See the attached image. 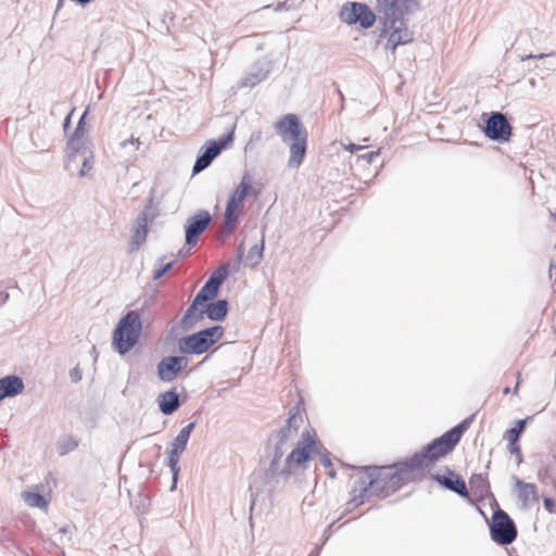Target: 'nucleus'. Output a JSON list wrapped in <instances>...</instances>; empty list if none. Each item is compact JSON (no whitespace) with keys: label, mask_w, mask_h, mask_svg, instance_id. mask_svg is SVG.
Returning <instances> with one entry per match:
<instances>
[{"label":"nucleus","mask_w":556,"mask_h":556,"mask_svg":"<svg viewBox=\"0 0 556 556\" xmlns=\"http://www.w3.org/2000/svg\"><path fill=\"white\" fill-rule=\"evenodd\" d=\"M418 9L417 0H377V15L363 3L353 2L341 10V18L348 24L359 23L363 28H369L378 18L382 31L389 33L388 46L393 50L399 45L413 40V31L406 24V15Z\"/></svg>","instance_id":"obj_1"},{"label":"nucleus","mask_w":556,"mask_h":556,"mask_svg":"<svg viewBox=\"0 0 556 556\" xmlns=\"http://www.w3.org/2000/svg\"><path fill=\"white\" fill-rule=\"evenodd\" d=\"M251 193L257 195V192L254 191L252 186V178L247 173L242 176L240 184L228 198L224 214L223 230L225 233L230 235L235 231L239 219L237 212L241 211L244 200Z\"/></svg>","instance_id":"obj_8"},{"label":"nucleus","mask_w":556,"mask_h":556,"mask_svg":"<svg viewBox=\"0 0 556 556\" xmlns=\"http://www.w3.org/2000/svg\"><path fill=\"white\" fill-rule=\"evenodd\" d=\"M320 547H316L308 556H319Z\"/></svg>","instance_id":"obj_46"},{"label":"nucleus","mask_w":556,"mask_h":556,"mask_svg":"<svg viewBox=\"0 0 556 556\" xmlns=\"http://www.w3.org/2000/svg\"><path fill=\"white\" fill-rule=\"evenodd\" d=\"M261 140H262V131L257 130V131L252 132L248 144L250 146V144L258 142Z\"/></svg>","instance_id":"obj_41"},{"label":"nucleus","mask_w":556,"mask_h":556,"mask_svg":"<svg viewBox=\"0 0 556 556\" xmlns=\"http://www.w3.org/2000/svg\"><path fill=\"white\" fill-rule=\"evenodd\" d=\"M509 391H510V390H509V388H508V387L504 389V393H505V394L509 393Z\"/></svg>","instance_id":"obj_56"},{"label":"nucleus","mask_w":556,"mask_h":556,"mask_svg":"<svg viewBox=\"0 0 556 556\" xmlns=\"http://www.w3.org/2000/svg\"><path fill=\"white\" fill-rule=\"evenodd\" d=\"M160 410L164 415H172L180 407L179 395L176 389L163 392L157 396Z\"/></svg>","instance_id":"obj_23"},{"label":"nucleus","mask_w":556,"mask_h":556,"mask_svg":"<svg viewBox=\"0 0 556 556\" xmlns=\"http://www.w3.org/2000/svg\"><path fill=\"white\" fill-rule=\"evenodd\" d=\"M526 424H527V420L526 419H519L516 421L515 426L510 429H508L505 434H504V438L509 442V443H516L519 441L522 432L525 431L526 429Z\"/></svg>","instance_id":"obj_29"},{"label":"nucleus","mask_w":556,"mask_h":556,"mask_svg":"<svg viewBox=\"0 0 556 556\" xmlns=\"http://www.w3.org/2000/svg\"><path fill=\"white\" fill-rule=\"evenodd\" d=\"M148 210H150V205L140 212L135 220L134 233L131 237L132 250H138L147 240L149 222L147 212Z\"/></svg>","instance_id":"obj_19"},{"label":"nucleus","mask_w":556,"mask_h":556,"mask_svg":"<svg viewBox=\"0 0 556 556\" xmlns=\"http://www.w3.org/2000/svg\"><path fill=\"white\" fill-rule=\"evenodd\" d=\"M64 2H65V0H59L58 1V5H56V10H60V8L63 5Z\"/></svg>","instance_id":"obj_49"},{"label":"nucleus","mask_w":556,"mask_h":556,"mask_svg":"<svg viewBox=\"0 0 556 556\" xmlns=\"http://www.w3.org/2000/svg\"><path fill=\"white\" fill-rule=\"evenodd\" d=\"M204 303L206 302L201 299L199 300L198 295H195L181 319V325L185 329L194 327L197 323L203 319L205 315Z\"/></svg>","instance_id":"obj_20"},{"label":"nucleus","mask_w":556,"mask_h":556,"mask_svg":"<svg viewBox=\"0 0 556 556\" xmlns=\"http://www.w3.org/2000/svg\"><path fill=\"white\" fill-rule=\"evenodd\" d=\"M301 409L300 404L291 407L286 425L271 433L268 439L269 445L274 447V452L278 453V456H283L294 445L299 429L303 424Z\"/></svg>","instance_id":"obj_7"},{"label":"nucleus","mask_w":556,"mask_h":556,"mask_svg":"<svg viewBox=\"0 0 556 556\" xmlns=\"http://www.w3.org/2000/svg\"><path fill=\"white\" fill-rule=\"evenodd\" d=\"M23 379L15 375H9L0 379V401L5 397H13L24 391Z\"/></svg>","instance_id":"obj_21"},{"label":"nucleus","mask_w":556,"mask_h":556,"mask_svg":"<svg viewBox=\"0 0 556 556\" xmlns=\"http://www.w3.org/2000/svg\"><path fill=\"white\" fill-rule=\"evenodd\" d=\"M518 386H519V382H517V384L515 387V392L518 390Z\"/></svg>","instance_id":"obj_58"},{"label":"nucleus","mask_w":556,"mask_h":556,"mask_svg":"<svg viewBox=\"0 0 556 556\" xmlns=\"http://www.w3.org/2000/svg\"><path fill=\"white\" fill-rule=\"evenodd\" d=\"M330 533H328L326 530L324 532V536H325V540H324V543L328 540Z\"/></svg>","instance_id":"obj_51"},{"label":"nucleus","mask_w":556,"mask_h":556,"mask_svg":"<svg viewBox=\"0 0 556 556\" xmlns=\"http://www.w3.org/2000/svg\"><path fill=\"white\" fill-rule=\"evenodd\" d=\"M316 442H317V443H316V450H315V452H313V453L311 454V457H312L314 454H318V455H320V462H321L323 466H324L325 468H331V467H332V463H331V459H330V457H329V453H328V452H326L325 454H321V452H320V450H319V446H321V445H320V443L318 442V440H317V439H316Z\"/></svg>","instance_id":"obj_33"},{"label":"nucleus","mask_w":556,"mask_h":556,"mask_svg":"<svg viewBox=\"0 0 556 556\" xmlns=\"http://www.w3.org/2000/svg\"><path fill=\"white\" fill-rule=\"evenodd\" d=\"M80 156L83 157V165L79 170V176L83 177L92 168L93 154L91 152V153L80 155Z\"/></svg>","instance_id":"obj_32"},{"label":"nucleus","mask_w":556,"mask_h":556,"mask_svg":"<svg viewBox=\"0 0 556 556\" xmlns=\"http://www.w3.org/2000/svg\"><path fill=\"white\" fill-rule=\"evenodd\" d=\"M263 251H264V237H262L260 243H255L250 248L245 261L247 265L254 267L258 265L263 260Z\"/></svg>","instance_id":"obj_26"},{"label":"nucleus","mask_w":556,"mask_h":556,"mask_svg":"<svg viewBox=\"0 0 556 556\" xmlns=\"http://www.w3.org/2000/svg\"><path fill=\"white\" fill-rule=\"evenodd\" d=\"M434 479L445 489L455 492L460 496H467L468 491L465 481L453 471H448L447 476L437 475Z\"/></svg>","instance_id":"obj_22"},{"label":"nucleus","mask_w":556,"mask_h":556,"mask_svg":"<svg viewBox=\"0 0 556 556\" xmlns=\"http://www.w3.org/2000/svg\"><path fill=\"white\" fill-rule=\"evenodd\" d=\"M378 155V152H369V153H366L364 155H362L363 159H366L368 160L369 162Z\"/></svg>","instance_id":"obj_44"},{"label":"nucleus","mask_w":556,"mask_h":556,"mask_svg":"<svg viewBox=\"0 0 556 556\" xmlns=\"http://www.w3.org/2000/svg\"><path fill=\"white\" fill-rule=\"evenodd\" d=\"M128 144L136 146V150H138L140 148L141 142H140L139 138H135V137H131L130 139H127V140H124L121 142V147L124 149Z\"/></svg>","instance_id":"obj_38"},{"label":"nucleus","mask_w":556,"mask_h":556,"mask_svg":"<svg viewBox=\"0 0 556 556\" xmlns=\"http://www.w3.org/2000/svg\"><path fill=\"white\" fill-rule=\"evenodd\" d=\"M204 312L207 317L213 321H222L225 319L228 312L227 300H217L214 303H204Z\"/></svg>","instance_id":"obj_24"},{"label":"nucleus","mask_w":556,"mask_h":556,"mask_svg":"<svg viewBox=\"0 0 556 556\" xmlns=\"http://www.w3.org/2000/svg\"><path fill=\"white\" fill-rule=\"evenodd\" d=\"M70 118L71 116L68 115L66 118H65V122H64V129L66 130L68 124H70Z\"/></svg>","instance_id":"obj_48"},{"label":"nucleus","mask_w":556,"mask_h":556,"mask_svg":"<svg viewBox=\"0 0 556 556\" xmlns=\"http://www.w3.org/2000/svg\"><path fill=\"white\" fill-rule=\"evenodd\" d=\"M316 433L304 431L296 445L288 454L285 459V465L280 466L282 456L274 452L269 467L265 472L266 482L274 486L278 483L279 476H289L294 472L300 466L304 465L309 458L311 454L316 450Z\"/></svg>","instance_id":"obj_4"},{"label":"nucleus","mask_w":556,"mask_h":556,"mask_svg":"<svg viewBox=\"0 0 556 556\" xmlns=\"http://www.w3.org/2000/svg\"><path fill=\"white\" fill-rule=\"evenodd\" d=\"M553 54H539V55H527L522 58V61H531V60H549L553 59Z\"/></svg>","instance_id":"obj_39"},{"label":"nucleus","mask_w":556,"mask_h":556,"mask_svg":"<svg viewBox=\"0 0 556 556\" xmlns=\"http://www.w3.org/2000/svg\"><path fill=\"white\" fill-rule=\"evenodd\" d=\"M507 448L510 454H513L517 457V462H518V464H520L522 462V452H521V447H520L519 443L518 442H516V443L508 442Z\"/></svg>","instance_id":"obj_34"},{"label":"nucleus","mask_w":556,"mask_h":556,"mask_svg":"<svg viewBox=\"0 0 556 556\" xmlns=\"http://www.w3.org/2000/svg\"><path fill=\"white\" fill-rule=\"evenodd\" d=\"M192 247H188V249H180L179 252H178V256L180 257H185L189 254L190 250H191Z\"/></svg>","instance_id":"obj_43"},{"label":"nucleus","mask_w":556,"mask_h":556,"mask_svg":"<svg viewBox=\"0 0 556 556\" xmlns=\"http://www.w3.org/2000/svg\"><path fill=\"white\" fill-rule=\"evenodd\" d=\"M235 128L236 126L232 125L228 132L223 135V137H220L218 140H208L204 143L193 165V175L199 174L200 172L207 168L214 159L217 157L223 150L227 149L232 143L235 137Z\"/></svg>","instance_id":"obj_10"},{"label":"nucleus","mask_w":556,"mask_h":556,"mask_svg":"<svg viewBox=\"0 0 556 556\" xmlns=\"http://www.w3.org/2000/svg\"><path fill=\"white\" fill-rule=\"evenodd\" d=\"M543 505L545 507V509L549 513H553L554 511V507H555V502L553 498L551 497H545L543 500Z\"/></svg>","instance_id":"obj_40"},{"label":"nucleus","mask_w":556,"mask_h":556,"mask_svg":"<svg viewBox=\"0 0 556 556\" xmlns=\"http://www.w3.org/2000/svg\"><path fill=\"white\" fill-rule=\"evenodd\" d=\"M277 135L285 143L290 142L288 166L299 168L306 154L307 130L295 114L282 116L275 125Z\"/></svg>","instance_id":"obj_5"},{"label":"nucleus","mask_w":556,"mask_h":556,"mask_svg":"<svg viewBox=\"0 0 556 556\" xmlns=\"http://www.w3.org/2000/svg\"><path fill=\"white\" fill-rule=\"evenodd\" d=\"M538 476H539V479H540V480H543V477H545V473H542V471L540 470V471H539V473H538Z\"/></svg>","instance_id":"obj_53"},{"label":"nucleus","mask_w":556,"mask_h":556,"mask_svg":"<svg viewBox=\"0 0 556 556\" xmlns=\"http://www.w3.org/2000/svg\"><path fill=\"white\" fill-rule=\"evenodd\" d=\"M237 254H238V255H242V256H243V254H244V248H243V244H240V245L238 247Z\"/></svg>","instance_id":"obj_45"},{"label":"nucleus","mask_w":556,"mask_h":556,"mask_svg":"<svg viewBox=\"0 0 556 556\" xmlns=\"http://www.w3.org/2000/svg\"><path fill=\"white\" fill-rule=\"evenodd\" d=\"M60 532H62V533H66V532H67V529H66V528H61V529H60Z\"/></svg>","instance_id":"obj_55"},{"label":"nucleus","mask_w":556,"mask_h":556,"mask_svg":"<svg viewBox=\"0 0 556 556\" xmlns=\"http://www.w3.org/2000/svg\"><path fill=\"white\" fill-rule=\"evenodd\" d=\"M490 533L492 540L497 544L508 545L516 540L517 528L509 515L498 508L493 513Z\"/></svg>","instance_id":"obj_11"},{"label":"nucleus","mask_w":556,"mask_h":556,"mask_svg":"<svg viewBox=\"0 0 556 556\" xmlns=\"http://www.w3.org/2000/svg\"><path fill=\"white\" fill-rule=\"evenodd\" d=\"M211 222V214L205 210H200L194 215L190 216L185 225L186 244L188 247H194L198 243L199 237L208 227Z\"/></svg>","instance_id":"obj_15"},{"label":"nucleus","mask_w":556,"mask_h":556,"mask_svg":"<svg viewBox=\"0 0 556 556\" xmlns=\"http://www.w3.org/2000/svg\"><path fill=\"white\" fill-rule=\"evenodd\" d=\"M267 72H250L243 78H241L236 86L232 87L235 92L243 89H251L257 84L266 79Z\"/></svg>","instance_id":"obj_25"},{"label":"nucleus","mask_w":556,"mask_h":556,"mask_svg":"<svg viewBox=\"0 0 556 556\" xmlns=\"http://www.w3.org/2000/svg\"><path fill=\"white\" fill-rule=\"evenodd\" d=\"M164 257L160 258L157 261V265L154 268L153 273V279H160L162 276H164L168 270L172 269L174 262H168L166 264H163Z\"/></svg>","instance_id":"obj_31"},{"label":"nucleus","mask_w":556,"mask_h":556,"mask_svg":"<svg viewBox=\"0 0 556 556\" xmlns=\"http://www.w3.org/2000/svg\"><path fill=\"white\" fill-rule=\"evenodd\" d=\"M513 480L518 491V498L523 507L528 508L539 502L538 488L534 483L525 482L516 476L513 477Z\"/></svg>","instance_id":"obj_18"},{"label":"nucleus","mask_w":556,"mask_h":556,"mask_svg":"<svg viewBox=\"0 0 556 556\" xmlns=\"http://www.w3.org/2000/svg\"><path fill=\"white\" fill-rule=\"evenodd\" d=\"M228 276V267L227 265H222L218 267L213 274L210 276L204 286L197 293L198 299L208 302L213 300L217 293L222 283L226 280Z\"/></svg>","instance_id":"obj_16"},{"label":"nucleus","mask_w":556,"mask_h":556,"mask_svg":"<svg viewBox=\"0 0 556 556\" xmlns=\"http://www.w3.org/2000/svg\"><path fill=\"white\" fill-rule=\"evenodd\" d=\"M345 149L353 153V152L362 150L363 147L354 144V143H351V144L346 146Z\"/></svg>","instance_id":"obj_42"},{"label":"nucleus","mask_w":556,"mask_h":556,"mask_svg":"<svg viewBox=\"0 0 556 556\" xmlns=\"http://www.w3.org/2000/svg\"><path fill=\"white\" fill-rule=\"evenodd\" d=\"M470 422L471 418L464 419L460 424L426 445L419 453L407 458L420 480L424 478L426 468L454 450Z\"/></svg>","instance_id":"obj_3"},{"label":"nucleus","mask_w":556,"mask_h":556,"mask_svg":"<svg viewBox=\"0 0 556 556\" xmlns=\"http://www.w3.org/2000/svg\"><path fill=\"white\" fill-rule=\"evenodd\" d=\"M91 152L88 136L73 134L67 141V165L70 166L77 156Z\"/></svg>","instance_id":"obj_17"},{"label":"nucleus","mask_w":556,"mask_h":556,"mask_svg":"<svg viewBox=\"0 0 556 556\" xmlns=\"http://www.w3.org/2000/svg\"><path fill=\"white\" fill-rule=\"evenodd\" d=\"M554 64L552 62L544 63L543 66H553Z\"/></svg>","instance_id":"obj_54"},{"label":"nucleus","mask_w":556,"mask_h":556,"mask_svg":"<svg viewBox=\"0 0 556 556\" xmlns=\"http://www.w3.org/2000/svg\"><path fill=\"white\" fill-rule=\"evenodd\" d=\"M418 480L419 477L407 459L391 466L366 467L354 480L346 510L358 507L371 496L387 497L404 484Z\"/></svg>","instance_id":"obj_2"},{"label":"nucleus","mask_w":556,"mask_h":556,"mask_svg":"<svg viewBox=\"0 0 556 556\" xmlns=\"http://www.w3.org/2000/svg\"><path fill=\"white\" fill-rule=\"evenodd\" d=\"M195 427V422H189L176 435L174 441L172 442V448L168 452L167 465L170 468L173 473V485L172 490L175 489L177 477L180 471L179 459L182 453L185 452L190 434Z\"/></svg>","instance_id":"obj_12"},{"label":"nucleus","mask_w":556,"mask_h":556,"mask_svg":"<svg viewBox=\"0 0 556 556\" xmlns=\"http://www.w3.org/2000/svg\"><path fill=\"white\" fill-rule=\"evenodd\" d=\"M333 526H334V522H332V523H331V525L326 529V531H327L328 533H330V532H331V530H332V528H333Z\"/></svg>","instance_id":"obj_50"},{"label":"nucleus","mask_w":556,"mask_h":556,"mask_svg":"<svg viewBox=\"0 0 556 556\" xmlns=\"http://www.w3.org/2000/svg\"><path fill=\"white\" fill-rule=\"evenodd\" d=\"M469 485L471 490H473L476 493H479L480 495L486 494L490 489L486 478L481 473L472 475L469 479Z\"/></svg>","instance_id":"obj_27"},{"label":"nucleus","mask_w":556,"mask_h":556,"mask_svg":"<svg viewBox=\"0 0 556 556\" xmlns=\"http://www.w3.org/2000/svg\"><path fill=\"white\" fill-rule=\"evenodd\" d=\"M511 126L501 112H492L483 127L484 135L494 141L507 142L511 137Z\"/></svg>","instance_id":"obj_13"},{"label":"nucleus","mask_w":556,"mask_h":556,"mask_svg":"<svg viewBox=\"0 0 556 556\" xmlns=\"http://www.w3.org/2000/svg\"><path fill=\"white\" fill-rule=\"evenodd\" d=\"M70 378L73 382H78L81 380L83 374L79 366H76L70 370Z\"/></svg>","instance_id":"obj_36"},{"label":"nucleus","mask_w":556,"mask_h":556,"mask_svg":"<svg viewBox=\"0 0 556 556\" xmlns=\"http://www.w3.org/2000/svg\"><path fill=\"white\" fill-rule=\"evenodd\" d=\"M538 476H539V479H540V480H543V477H545V473H542V471L540 470V471H539V473H538Z\"/></svg>","instance_id":"obj_52"},{"label":"nucleus","mask_w":556,"mask_h":556,"mask_svg":"<svg viewBox=\"0 0 556 556\" xmlns=\"http://www.w3.org/2000/svg\"><path fill=\"white\" fill-rule=\"evenodd\" d=\"M242 257H243L242 255L237 254L235 263L239 265L242 262Z\"/></svg>","instance_id":"obj_47"},{"label":"nucleus","mask_w":556,"mask_h":556,"mask_svg":"<svg viewBox=\"0 0 556 556\" xmlns=\"http://www.w3.org/2000/svg\"><path fill=\"white\" fill-rule=\"evenodd\" d=\"M85 116H86V113H84L83 116L80 117V119L78 121L77 126L73 134L87 135V131L85 128Z\"/></svg>","instance_id":"obj_35"},{"label":"nucleus","mask_w":556,"mask_h":556,"mask_svg":"<svg viewBox=\"0 0 556 556\" xmlns=\"http://www.w3.org/2000/svg\"><path fill=\"white\" fill-rule=\"evenodd\" d=\"M22 498L29 507L46 508L48 505L45 497L37 492L25 491L22 493Z\"/></svg>","instance_id":"obj_28"},{"label":"nucleus","mask_w":556,"mask_h":556,"mask_svg":"<svg viewBox=\"0 0 556 556\" xmlns=\"http://www.w3.org/2000/svg\"><path fill=\"white\" fill-rule=\"evenodd\" d=\"M142 330V323L139 314L135 311H129L123 316L113 332V345L115 350L125 355L128 353L139 341Z\"/></svg>","instance_id":"obj_6"},{"label":"nucleus","mask_w":556,"mask_h":556,"mask_svg":"<svg viewBox=\"0 0 556 556\" xmlns=\"http://www.w3.org/2000/svg\"><path fill=\"white\" fill-rule=\"evenodd\" d=\"M9 298L10 295L8 292V287L3 286V283H0V306L4 305L8 302Z\"/></svg>","instance_id":"obj_37"},{"label":"nucleus","mask_w":556,"mask_h":556,"mask_svg":"<svg viewBox=\"0 0 556 556\" xmlns=\"http://www.w3.org/2000/svg\"><path fill=\"white\" fill-rule=\"evenodd\" d=\"M188 357L165 356L157 363V377L163 382L174 381L188 366Z\"/></svg>","instance_id":"obj_14"},{"label":"nucleus","mask_w":556,"mask_h":556,"mask_svg":"<svg viewBox=\"0 0 556 556\" xmlns=\"http://www.w3.org/2000/svg\"><path fill=\"white\" fill-rule=\"evenodd\" d=\"M224 334L222 326L205 328L195 333L182 337L178 342L182 354H202L207 352Z\"/></svg>","instance_id":"obj_9"},{"label":"nucleus","mask_w":556,"mask_h":556,"mask_svg":"<svg viewBox=\"0 0 556 556\" xmlns=\"http://www.w3.org/2000/svg\"><path fill=\"white\" fill-rule=\"evenodd\" d=\"M329 476L334 477V472L333 471H329Z\"/></svg>","instance_id":"obj_57"},{"label":"nucleus","mask_w":556,"mask_h":556,"mask_svg":"<svg viewBox=\"0 0 556 556\" xmlns=\"http://www.w3.org/2000/svg\"><path fill=\"white\" fill-rule=\"evenodd\" d=\"M77 441L72 437H64L60 439L56 443L58 453L63 456L67 453L74 451L77 447Z\"/></svg>","instance_id":"obj_30"}]
</instances>
